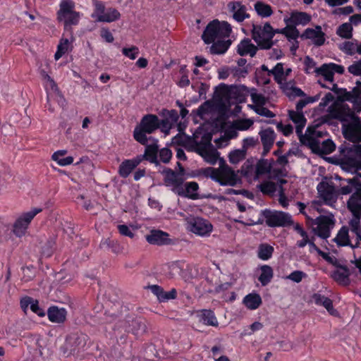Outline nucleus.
Here are the masks:
<instances>
[{
  "mask_svg": "<svg viewBox=\"0 0 361 361\" xmlns=\"http://www.w3.org/2000/svg\"><path fill=\"white\" fill-rule=\"evenodd\" d=\"M196 137L197 136L195 135L193 138H186L183 142L185 147L188 150L196 152L209 164H215L219 153L211 144L210 139L204 137L201 142H198Z\"/></svg>",
  "mask_w": 361,
  "mask_h": 361,
  "instance_id": "nucleus-1",
  "label": "nucleus"
},
{
  "mask_svg": "<svg viewBox=\"0 0 361 361\" xmlns=\"http://www.w3.org/2000/svg\"><path fill=\"white\" fill-rule=\"evenodd\" d=\"M238 171H234L224 159L219 161L218 168H208L207 175L221 185L235 186L240 181Z\"/></svg>",
  "mask_w": 361,
  "mask_h": 361,
  "instance_id": "nucleus-2",
  "label": "nucleus"
},
{
  "mask_svg": "<svg viewBox=\"0 0 361 361\" xmlns=\"http://www.w3.org/2000/svg\"><path fill=\"white\" fill-rule=\"evenodd\" d=\"M231 32V27L229 23L225 21L220 22L214 20L206 27L202 38L206 44H211L216 40L228 37Z\"/></svg>",
  "mask_w": 361,
  "mask_h": 361,
  "instance_id": "nucleus-3",
  "label": "nucleus"
},
{
  "mask_svg": "<svg viewBox=\"0 0 361 361\" xmlns=\"http://www.w3.org/2000/svg\"><path fill=\"white\" fill-rule=\"evenodd\" d=\"M159 127V118L156 115L147 114L141 120L139 126H137L133 133L134 138L142 145L147 143L146 133L150 134Z\"/></svg>",
  "mask_w": 361,
  "mask_h": 361,
  "instance_id": "nucleus-4",
  "label": "nucleus"
},
{
  "mask_svg": "<svg viewBox=\"0 0 361 361\" xmlns=\"http://www.w3.org/2000/svg\"><path fill=\"white\" fill-rule=\"evenodd\" d=\"M252 37L262 49H269L274 44L273 27L269 23L263 26L252 25Z\"/></svg>",
  "mask_w": 361,
  "mask_h": 361,
  "instance_id": "nucleus-5",
  "label": "nucleus"
},
{
  "mask_svg": "<svg viewBox=\"0 0 361 361\" xmlns=\"http://www.w3.org/2000/svg\"><path fill=\"white\" fill-rule=\"evenodd\" d=\"M75 4L71 0H62L57 12V19L64 23V26L77 25L80 19V13L74 11Z\"/></svg>",
  "mask_w": 361,
  "mask_h": 361,
  "instance_id": "nucleus-6",
  "label": "nucleus"
},
{
  "mask_svg": "<svg viewBox=\"0 0 361 361\" xmlns=\"http://www.w3.org/2000/svg\"><path fill=\"white\" fill-rule=\"evenodd\" d=\"M183 171V169L181 168L180 173L171 169H165L162 171L164 185L177 195L183 193V186L185 180Z\"/></svg>",
  "mask_w": 361,
  "mask_h": 361,
  "instance_id": "nucleus-7",
  "label": "nucleus"
},
{
  "mask_svg": "<svg viewBox=\"0 0 361 361\" xmlns=\"http://www.w3.org/2000/svg\"><path fill=\"white\" fill-rule=\"evenodd\" d=\"M41 212L42 209L34 208L29 212L21 214L13 224L12 231L14 235L19 238L25 235L32 220Z\"/></svg>",
  "mask_w": 361,
  "mask_h": 361,
  "instance_id": "nucleus-8",
  "label": "nucleus"
},
{
  "mask_svg": "<svg viewBox=\"0 0 361 361\" xmlns=\"http://www.w3.org/2000/svg\"><path fill=\"white\" fill-rule=\"evenodd\" d=\"M266 224L271 227H284L293 224L291 216L280 211H266L264 212Z\"/></svg>",
  "mask_w": 361,
  "mask_h": 361,
  "instance_id": "nucleus-9",
  "label": "nucleus"
},
{
  "mask_svg": "<svg viewBox=\"0 0 361 361\" xmlns=\"http://www.w3.org/2000/svg\"><path fill=\"white\" fill-rule=\"evenodd\" d=\"M188 229L200 236L209 235L213 230L212 224L201 217H192L187 220Z\"/></svg>",
  "mask_w": 361,
  "mask_h": 361,
  "instance_id": "nucleus-10",
  "label": "nucleus"
},
{
  "mask_svg": "<svg viewBox=\"0 0 361 361\" xmlns=\"http://www.w3.org/2000/svg\"><path fill=\"white\" fill-rule=\"evenodd\" d=\"M95 10L92 14V18L99 22L111 23L119 19L120 13L114 8H106L104 4L98 1L94 4Z\"/></svg>",
  "mask_w": 361,
  "mask_h": 361,
  "instance_id": "nucleus-11",
  "label": "nucleus"
},
{
  "mask_svg": "<svg viewBox=\"0 0 361 361\" xmlns=\"http://www.w3.org/2000/svg\"><path fill=\"white\" fill-rule=\"evenodd\" d=\"M289 118L295 124L296 133L299 136L300 141L303 145H310L314 143L312 138L307 137L306 135L302 134V129L306 124V118L303 114V112L298 111H289Z\"/></svg>",
  "mask_w": 361,
  "mask_h": 361,
  "instance_id": "nucleus-12",
  "label": "nucleus"
},
{
  "mask_svg": "<svg viewBox=\"0 0 361 361\" xmlns=\"http://www.w3.org/2000/svg\"><path fill=\"white\" fill-rule=\"evenodd\" d=\"M317 190L320 198L325 204L332 206L336 203L338 192L333 183L322 181L318 184Z\"/></svg>",
  "mask_w": 361,
  "mask_h": 361,
  "instance_id": "nucleus-13",
  "label": "nucleus"
},
{
  "mask_svg": "<svg viewBox=\"0 0 361 361\" xmlns=\"http://www.w3.org/2000/svg\"><path fill=\"white\" fill-rule=\"evenodd\" d=\"M343 66L334 63H324L320 67L314 70V73L317 76H322L326 81L330 82H334V74L336 73L343 74Z\"/></svg>",
  "mask_w": 361,
  "mask_h": 361,
  "instance_id": "nucleus-14",
  "label": "nucleus"
},
{
  "mask_svg": "<svg viewBox=\"0 0 361 361\" xmlns=\"http://www.w3.org/2000/svg\"><path fill=\"white\" fill-rule=\"evenodd\" d=\"M314 224L317 225L314 228L315 234L326 239L330 236L331 230L334 226V220L330 216H320L314 221Z\"/></svg>",
  "mask_w": 361,
  "mask_h": 361,
  "instance_id": "nucleus-15",
  "label": "nucleus"
},
{
  "mask_svg": "<svg viewBox=\"0 0 361 361\" xmlns=\"http://www.w3.org/2000/svg\"><path fill=\"white\" fill-rule=\"evenodd\" d=\"M350 271L349 269L346 266L340 264L332 271L331 277L339 285L346 286L350 283Z\"/></svg>",
  "mask_w": 361,
  "mask_h": 361,
  "instance_id": "nucleus-16",
  "label": "nucleus"
},
{
  "mask_svg": "<svg viewBox=\"0 0 361 361\" xmlns=\"http://www.w3.org/2000/svg\"><path fill=\"white\" fill-rule=\"evenodd\" d=\"M361 216L353 215V217L349 221L348 226L349 232L352 233V239L355 237V243L353 247H361Z\"/></svg>",
  "mask_w": 361,
  "mask_h": 361,
  "instance_id": "nucleus-17",
  "label": "nucleus"
},
{
  "mask_svg": "<svg viewBox=\"0 0 361 361\" xmlns=\"http://www.w3.org/2000/svg\"><path fill=\"white\" fill-rule=\"evenodd\" d=\"M85 345V337L84 336H78L72 335L67 337L64 344L65 353L71 354L81 348Z\"/></svg>",
  "mask_w": 361,
  "mask_h": 361,
  "instance_id": "nucleus-18",
  "label": "nucleus"
},
{
  "mask_svg": "<svg viewBox=\"0 0 361 361\" xmlns=\"http://www.w3.org/2000/svg\"><path fill=\"white\" fill-rule=\"evenodd\" d=\"M259 135L263 145V154H267L274 143L276 139L275 132L272 128H268L261 130L259 132Z\"/></svg>",
  "mask_w": 361,
  "mask_h": 361,
  "instance_id": "nucleus-19",
  "label": "nucleus"
},
{
  "mask_svg": "<svg viewBox=\"0 0 361 361\" xmlns=\"http://www.w3.org/2000/svg\"><path fill=\"white\" fill-rule=\"evenodd\" d=\"M228 8L233 14V18L238 22H243L249 18L247 8L240 1H231L228 4Z\"/></svg>",
  "mask_w": 361,
  "mask_h": 361,
  "instance_id": "nucleus-20",
  "label": "nucleus"
},
{
  "mask_svg": "<svg viewBox=\"0 0 361 361\" xmlns=\"http://www.w3.org/2000/svg\"><path fill=\"white\" fill-rule=\"evenodd\" d=\"M347 208L353 215L361 216V185L349 197L347 201Z\"/></svg>",
  "mask_w": 361,
  "mask_h": 361,
  "instance_id": "nucleus-21",
  "label": "nucleus"
},
{
  "mask_svg": "<svg viewBox=\"0 0 361 361\" xmlns=\"http://www.w3.org/2000/svg\"><path fill=\"white\" fill-rule=\"evenodd\" d=\"M345 137L353 142L361 140V122L355 120L350 123L344 130Z\"/></svg>",
  "mask_w": 361,
  "mask_h": 361,
  "instance_id": "nucleus-22",
  "label": "nucleus"
},
{
  "mask_svg": "<svg viewBox=\"0 0 361 361\" xmlns=\"http://www.w3.org/2000/svg\"><path fill=\"white\" fill-rule=\"evenodd\" d=\"M334 241L340 247L349 246L353 249L359 247H353L354 243H352L351 238L349 235V228L346 226L341 228L336 236L334 238Z\"/></svg>",
  "mask_w": 361,
  "mask_h": 361,
  "instance_id": "nucleus-23",
  "label": "nucleus"
},
{
  "mask_svg": "<svg viewBox=\"0 0 361 361\" xmlns=\"http://www.w3.org/2000/svg\"><path fill=\"white\" fill-rule=\"evenodd\" d=\"M302 37L312 39L313 43L317 46L322 45L325 41L324 33L322 32L320 26H317L314 29H306Z\"/></svg>",
  "mask_w": 361,
  "mask_h": 361,
  "instance_id": "nucleus-24",
  "label": "nucleus"
},
{
  "mask_svg": "<svg viewBox=\"0 0 361 361\" xmlns=\"http://www.w3.org/2000/svg\"><path fill=\"white\" fill-rule=\"evenodd\" d=\"M142 161V157H135L133 159H126L119 166L118 173L123 178L128 177L133 170Z\"/></svg>",
  "mask_w": 361,
  "mask_h": 361,
  "instance_id": "nucleus-25",
  "label": "nucleus"
},
{
  "mask_svg": "<svg viewBox=\"0 0 361 361\" xmlns=\"http://www.w3.org/2000/svg\"><path fill=\"white\" fill-rule=\"evenodd\" d=\"M47 316L50 322L63 324L66 320L67 311L65 308L51 306L47 310Z\"/></svg>",
  "mask_w": 361,
  "mask_h": 361,
  "instance_id": "nucleus-26",
  "label": "nucleus"
},
{
  "mask_svg": "<svg viewBox=\"0 0 361 361\" xmlns=\"http://www.w3.org/2000/svg\"><path fill=\"white\" fill-rule=\"evenodd\" d=\"M310 20V16L305 12H293L290 17L284 18V22L287 25H306Z\"/></svg>",
  "mask_w": 361,
  "mask_h": 361,
  "instance_id": "nucleus-27",
  "label": "nucleus"
},
{
  "mask_svg": "<svg viewBox=\"0 0 361 361\" xmlns=\"http://www.w3.org/2000/svg\"><path fill=\"white\" fill-rule=\"evenodd\" d=\"M257 51V47L251 42L250 39H243L238 45L237 52L240 56L249 55L253 57Z\"/></svg>",
  "mask_w": 361,
  "mask_h": 361,
  "instance_id": "nucleus-28",
  "label": "nucleus"
},
{
  "mask_svg": "<svg viewBox=\"0 0 361 361\" xmlns=\"http://www.w3.org/2000/svg\"><path fill=\"white\" fill-rule=\"evenodd\" d=\"M312 300L317 305L323 306L331 314L335 315L337 312L334 308L332 300L319 293H314L312 296Z\"/></svg>",
  "mask_w": 361,
  "mask_h": 361,
  "instance_id": "nucleus-29",
  "label": "nucleus"
},
{
  "mask_svg": "<svg viewBox=\"0 0 361 361\" xmlns=\"http://www.w3.org/2000/svg\"><path fill=\"white\" fill-rule=\"evenodd\" d=\"M168 234L161 231H152L149 234L146 235L147 241L152 245H164L167 243Z\"/></svg>",
  "mask_w": 361,
  "mask_h": 361,
  "instance_id": "nucleus-30",
  "label": "nucleus"
},
{
  "mask_svg": "<svg viewBox=\"0 0 361 361\" xmlns=\"http://www.w3.org/2000/svg\"><path fill=\"white\" fill-rule=\"evenodd\" d=\"M145 150L143 155L137 156V157H142L143 159H146L149 161L151 163H154L158 164L157 161V152H158V145L156 142L152 143L151 145H145Z\"/></svg>",
  "mask_w": 361,
  "mask_h": 361,
  "instance_id": "nucleus-31",
  "label": "nucleus"
},
{
  "mask_svg": "<svg viewBox=\"0 0 361 361\" xmlns=\"http://www.w3.org/2000/svg\"><path fill=\"white\" fill-rule=\"evenodd\" d=\"M199 189V185L196 182H188L186 183H183V194H178L179 196L186 197L192 200H196L198 198L197 190Z\"/></svg>",
  "mask_w": 361,
  "mask_h": 361,
  "instance_id": "nucleus-32",
  "label": "nucleus"
},
{
  "mask_svg": "<svg viewBox=\"0 0 361 361\" xmlns=\"http://www.w3.org/2000/svg\"><path fill=\"white\" fill-rule=\"evenodd\" d=\"M344 180L347 183V185L341 187V188L338 190H337L338 195H349L353 192V189H355V190H357V187H359L361 185V182H360V180L357 178H347L345 179Z\"/></svg>",
  "mask_w": 361,
  "mask_h": 361,
  "instance_id": "nucleus-33",
  "label": "nucleus"
},
{
  "mask_svg": "<svg viewBox=\"0 0 361 361\" xmlns=\"http://www.w3.org/2000/svg\"><path fill=\"white\" fill-rule=\"evenodd\" d=\"M271 169V163L268 160H259L255 165L254 179H258L261 176L270 173Z\"/></svg>",
  "mask_w": 361,
  "mask_h": 361,
  "instance_id": "nucleus-34",
  "label": "nucleus"
},
{
  "mask_svg": "<svg viewBox=\"0 0 361 361\" xmlns=\"http://www.w3.org/2000/svg\"><path fill=\"white\" fill-rule=\"evenodd\" d=\"M346 104L334 103L329 107L330 114L335 118L343 120L346 115Z\"/></svg>",
  "mask_w": 361,
  "mask_h": 361,
  "instance_id": "nucleus-35",
  "label": "nucleus"
},
{
  "mask_svg": "<svg viewBox=\"0 0 361 361\" xmlns=\"http://www.w3.org/2000/svg\"><path fill=\"white\" fill-rule=\"evenodd\" d=\"M243 303L250 310H256L262 304V298L257 293H250L243 299Z\"/></svg>",
  "mask_w": 361,
  "mask_h": 361,
  "instance_id": "nucleus-36",
  "label": "nucleus"
},
{
  "mask_svg": "<svg viewBox=\"0 0 361 361\" xmlns=\"http://www.w3.org/2000/svg\"><path fill=\"white\" fill-rule=\"evenodd\" d=\"M213 44L210 47L212 54H221L225 53L228 49L231 42L229 40L220 39L212 42Z\"/></svg>",
  "mask_w": 361,
  "mask_h": 361,
  "instance_id": "nucleus-37",
  "label": "nucleus"
},
{
  "mask_svg": "<svg viewBox=\"0 0 361 361\" xmlns=\"http://www.w3.org/2000/svg\"><path fill=\"white\" fill-rule=\"evenodd\" d=\"M261 274L258 278V280L262 286L267 285L274 276V272L272 268L269 265H263L260 268Z\"/></svg>",
  "mask_w": 361,
  "mask_h": 361,
  "instance_id": "nucleus-38",
  "label": "nucleus"
},
{
  "mask_svg": "<svg viewBox=\"0 0 361 361\" xmlns=\"http://www.w3.org/2000/svg\"><path fill=\"white\" fill-rule=\"evenodd\" d=\"M255 10L262 18H268L273 14L271 7L264 2L257 1L255 4Z\"/></svg>",
  "mask_w": 361,
  "mask_h": 361,
  "instance_id": "nucleus-39",
  "label": "nucleus"
},
{
  "mask_svg": "<svg viewBox=\"0 0 361 361\" xmlns=\"http://www.w3.org/2000/svg\"><path fill=\"white\" fill-rule=\"evenodd\" d=\"M201 319L206 325L216 326H218V321L211 310H204L202 311Z\"/></svg>",
  "mask_w": 361,
  "mask_h": 361,
  "instance_id": "nucleus-40",
  "label": "nucleus"
},
{
  "mask_svg": "<svg viewBox=\"0 0 361 361\" xmlns=\"http://www.w3.org/2000/svg\"><path fill=\"white\" fill-rule=\"evenodd\" d=\"M259 190L264 195L273 196L276 191V183L271 181H264L260 183L258 186Z\"/></svg>",
  "mask_w": 361,
  "mask_h": 361,
  "instance_id": "nucleus-41",
  "label": "nucleus"
},
{
  "mask_svg": "<svg viewBox=\"0 0 361 361\" xmlns=\"http://www.w3.org/2000/svg\"><path fill=\"white\" fill-rule=\"evenodd\" d=\"M336 146L332 140L327 139L315 146L314 149H317L321 153L329 154L335 150Z\"/></svg>",
  "mask_w": 361,
  "mask_h": 361,
  "instance_id": "nucleus-42",
  "label": "nucleus"
},
{
  "mask_svg": "<svg viewBox=\"0 0 361 361\" xmlns=\"http://www.w3.org/2000/svg\"><path fill=\"white\" fill-rule=\"evenodd\" d=\"M246 152L245 149H235L231 152L228 154V159L232 164H237L245 158Z\"/></svg>",
  "mask_w": 361,
  "mask_h": 361,
  "instance_id": "nucleus-43",
  "label": "nucleus"
},
{
  "mask_svg": "<svg viewBox=\"0 0 361 361\" xmlns=\"http://www.w3.org/2000/svg\"><path fill=\"white\" fill-rule=\"evenodd\" d=\"M273 252L274 248L272 246L267 244H262L259 247L258 257L261 259L267 260L271 257Z\"/></svg>",
  "mask_w": 361,
  "mask_h": 361,
  "instance_id": "nucleus-44",
  "label": "nucleus"
},
{
  "mask_svg": "<svg viewBox=\"0 0 361 361\" xmlns=\"http://www.w3.org/2000/svg\"><path fill=\"white\" fill-rule=\"evenodd\" d=\"M253 123V121L251 119H237L233 121V127L238 130H247Z\"/></svg>",
  "mask_w": 361,
  "mask_h": 361,
  "instance_id": "nucleus-45",
  "label": "nucleus"
},
{
  "mask_svg": "<svg viewBox=\"0 0 361 361\" xmlns=\"http://www.w3.org/2000/svg\"><path fill=\"white\" fill-rule=\"evenodd\" d=\"M70 47V42L67 39H62L58 45L57 51L55 53L54 58L59 60L64 54L68 52Z\"/></svg>",
  "mask_w": 361,
  "mask_h": 361,
  "instance_id": "nucleus-46",
  "label": "nucleus"
},
{
  "mask_svg": "<svg viewBox=\"0 0 361 361\" xmlns=\"http://www.w3.org/2000/svg\"><path fill=\"white\" fill-rule=\"evenodd\" d=\"M352 30L350 23H343L338 27L336 33L343 38L350 39L352 37Z\"/></svg>",
  "mask_w": 361,
  "mask_h": 361,
  "instance_id": "nucleus-47",
  "label": "nucleus"
},
{
  "mask_svg": "<svg viewBox=\"0 0 361 361\" xmlns=\"http://www.w3.org/2000/svg\"><path fill=\"white\" fill-rule=\"evenodd\" d=\"M255 165L253 164L252 161L247 160L241 166V173L247 177L255 176Z\"/></svg>",
  "mask_w": 361,
  "mask_h": 361,
  "instance_id": "nucleus-48",
  "label": "nucleus"
},
{
  "mask_svg": "<svg viewBox=\"0 0 361 361\" xmlns=\"http://www.w3.org/2000/svg\"><path fill=\"white\" fill-rule=\"evenodd\" d=\"M269 73L274 76L275 80L279 83L285 79L283 66L281 63H277L272 70L269 71Z\"/></svg>",
  "mask_w": 361,
  "mask_h": 361,
  "instance_id": "nucleus-49",
  "label": "nucleus"
},
{
  "mask_svg": "<svg viewBox=\"0 0 361 361\" xmlns=\"http://www.w3.org/2000/svg\"><path fill=\"white\" fill-rule=\"evenodd\" d=\"M251 99L255 104L251 106H264L268 102V98L265 97L262 94H258L257 92H252L250 94Z\"/></svg>",
  "mask_w": 361,
  "mask_h": 361,
  "instance_id": "nucleus-50",
  "label": "nucleus"
},
{
  "mask_svg": "<svg viewBox=\"0 0 361 361\" xmlns=\"http://www.w3.org/2000/svg\"><path fill=\"white\" fill-rule=\"evenodd\" d=\"M307 275L306 273L296 270L291 272L289 275H288L286 279H289L295 283H300L302 281L303 279L307 278Z\"/></svg>",
  "mask_w": 361,
  "mask_h": 361,
  "instance_id": "nucleus-51",
  "label": "nucleus"
},
{
  "mask_svg": "<svg viewBox=\"0 0 361 361\" xmlns=\"http://www.w3.org/2000/svg\"><path fill=\"white\" fill-rule=\"evenodd\" d=\"M251 109L258 115H260L262 116H264L269 118H274L275 116V114L272 111H271L267 108L264 107V106H251Z\"/></svg>",
  "mask_w": 361,
  "mask_h": 361,
  "instance_id": "nucleus-52",
  "label": "nucleus"
},
{
  "mask_svg": "<svg viewBox=\"0 0 361 361\" xmlns=\"http://www.w3.org/2000/svg\"><path fill=\"white\" fill-rule=\"evenodd\" d=\"M322 132L317 130H311L310 128L307 130V133L305 135L307 137L312 138L314 140L313 144L307 145L311 148H314L315 146L319 145V142L316 140L317 137L322 136Z\"/></svg>",
  "mask_w": 361,
  "mask_h": 361,
  "instance_id": "nucleus-53",
  "label": "nucleus"
},
{
  "mask_svg": "<svg viewBox=\"0 0 361 361\" xmlns=\"http://www.w3.org/2000/svg\"><path fill=\"white\" fill-rule=\"evenodd\" d=\"M122 53L131 60H134L139 54V49L135 46H133L130 48H123L122 49Z\"/></svg>",
  "mask_w": 361,
  "mask_h": 361,
  "instance_id": "nucleus-54",
  "label": "nucleus"
},
{
  "mask_svg": "<svg viewBox=\"0 0 361 361\" xmlns=\"http://www.w3.org/2000/svg\"><path fill=\"white\" fill-rule=\"evenodd\" d=\"M284 35L289 39L295 40L299 37V32L294 25H287L286 27Z\"/></svg>",
  "mask_w": 361,
  "mask_h": 361,
  "instance_id": "nucleus-55",
  "label": "nucleus"
},
{
  "mask_svg": "<svg viewBox=\"0 0 361 361\" xmlns=\"http://www.w3.org/2000/svg\"><path fill=\"white\" fill-rule=\"evenodd\" d=\"M258 144V139L254 137H245L243 140L242 149L246 152L249 148L254 147Z\"/></svg>",
  "mask_w": 361,
  "mask_h": 361,
  "instance_id": "nucleus-56",
  "label": "nucleus"
},
{
  "mask_svg": "<svg viewBox=\"0 0 361 361\" xmlns=\"http://www.w3.org/2000/svg\"><path fill=\"white\" fill-rule=\"evenodd\" d=\"M317 100V98L312 97H307L305 99H300L296 104V110L302 112V109L308 104L313 103Z\"/></svg>",
  "mask_w": 361,
  "mask_h": 361,
  "instance_id": "nucleus-57",
  "label": "nucleus"
},
{
  "mask_svg": "<svg viewBox=\"0 0 361 361\" xmlns=\"http://www.w3.org/2000/svg\"><path fill=\"white\" fill-rule=\"evenodd\" d=\"M341 49L349 55H353L356 53V44L352 42H345L341 46Z\"/></svg>",
  "mask_w": 361,
  "mask_h": 361,
  "instance_id": "nucleus-58",
  "label": "nucleus"
},
{
  "mask_svg": "<svg viewBox=\"0 0 361 361\" xmlns=\"http://www.w3.org/2000/svg\"><path fill=\"white\" fill-rule=\"evenodd\" d=\"M348 71L353 75L361 76V59L349 66Z\"/></svg>",
  "mask_w": 361,
  "mask_h": 361,
  "instance_id": "nucleus-59",
  "label": "nucleus"
},
{
  "mask_svg": "<svg viewBox=\"0 0 361 361\" xmlns=\"http://www.w3.org/2000/svg\"><path fill=\"white\" fill-rule=\"evenodd\" d=\"M159 158L164 163H169L172 157L171 151L168 148H163L159 151Z\"/></svg>",
  "mask_w": 361,
  "mask_h": 361,
  "instance_id": "nucleus-60",
  "label": "nucleus"
},
{
  "mask_svg": "<svg viewBox=\"0 0 361 361\" xmlns=\"http://www.w3.org/2000/svg\"><path fill=\"white\" fill-rule=\"evenodd\" d=\"M319 255L327 262L334 265L335 267L340 264L336 257L333 255H330L329 253L322 251L319 252Z\"/></svg>",
  "mask_w": 361,
  "mask_h": 361,
  "instance_id": "nucleus-61",
  "label": "nucleus"
},
{
  "mask_svg": "<svg viewBox=\"0 0 361 361\" xmlns=\"http://www.w3.org/2000/svg\"><path fill=\"white\" fill-rule=\"evenodd\" d=\"M305 72L307 73H314V68H317L316 67V63L310 56H306L305 57Z\"/></svg>",
  "mask_w": 361,
  "mask_h": 361,
  "instance_id": "nucleus-62",
  "label": "nucleus"
},
{
  "mask_svg": "<svg viewBox=\"0 0 361 361\" xmlns=\"http://www.w3.org/2000/svg\"><path fill=\"white\" fill-rule=\"evenodd\" d=\"M212 103L209 101L204 102L197 109V114L202 117L204 115L207 114L212 109Z\"/></svg>",
  "mask_w": 361,
  "mask_h": 361,
  "instance_id": "nucleus-63",
  "label": "nucleus"
},
{
  "mask_svg": "<svg viewBox=\"0 0 361 361\" xmlns=\"http://www.w3.org/2000/svg\"><path fill=\"white\" fill-rule=\"evenodd\" d=\"M277 129L281 131L284 135L288 136L293 133V127L291 125H283L282 123H279L276 125Z\"/></svg>",
  "mask_w": 361,
  "mask_h": 361,
  "instance_id": "nucleus-64",
  "label": "nucleus"
}]
</instances>
